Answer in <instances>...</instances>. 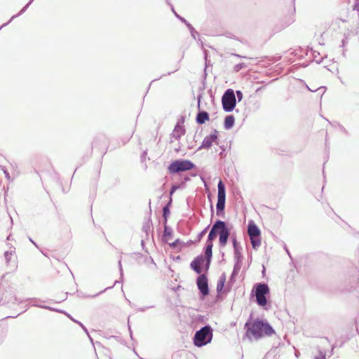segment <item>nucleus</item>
I'll use <instances>...</instances> for the list:
<instances>
[{"mask_svg":"<svg viewBox=\"0 0 359 359\" xmlns=\"http://www.w3.org/2000/svg\"><path fill=\"white\" fill-rule=\"evenodd\" d=\"M213 330L210 325H206L197 330L193 337V342L196 347H202L210 343L213 337Z\"/></svg>","mask_w":359,"mask_h":359,"instance_id":"nucleus-3","label":"nucleus"},{"mask_svg":"<svg viewBox=\"0 0 359 359\" xmlns=\"http://www.w3.org/2000/svg\"><path fill=\"white\" fill-rule=\"evenodd\" d=\"M248 233L250 238L259 237L261 235V231L259 227L252 220H250L248 223Z\"/></svg>","mask_w":359,"mask_h":359,"instance_id":"nucleus-13","label":"nucleus"},{"mask_svg":"<svg viewBox=\"0 0 359 359\" xmlns=\"http://www.w3.org/2000/svg\"><path fill=\"white\" fill-rule=\"evenodd\" d=\"M212 247L213 244H208L206 243V245L204 249V254H205V259H211L212 257Z\"/></svg>","mask_w":359,"mask_h":359,"instance_id":"nucleus-18","label":"nucleus"},{"mask_svg":"<svg viewBox=\"0 0 359 359\" xmlns=\"http://www.w3.org/2000/svg\"><path fill=\"white\" fill-rule=\"evenodd\" d=\"M231 240H232V244H233V248L241 247L239 243H238L236 237L235 236H231Z\"/></svg>","mask_w":359,"mask_h":359,"instance_id":"nucleus-33","label":"nucleus"},{"mask_svg":"<svg viewBox=\"0 0 359 359\" xmlns=\"http://www.w3.org/2000/svg\"><path fill=\"white\" fill-rule=\"evenodd\" d=\"M294 22V18L293 16H292L289 18L288 21L287 22L286 26L291 25Z\"/></svg>","mask_w":359,"mask_h":359,"instance_id":"nucleus-44","label":"nucleus"},{"mask_svg":"<svg viewBox=\"0 0 359 359\" xmlns=\"http://www.w3.org/2000/svg\"><path fill=\"white\" fill-rule=\"evenodd\" d=\"M36 306H39L41 308H43V309H48V310H50V311H54L55 309L50 306H40V305H37V304H35Z\"/></svg>","mask_w":359,"mask_h":359,"instance_id":"nucleus-41","label":"nucleus"},{"mask_svg":"<svg viewBox=\"0 0 359 359\" xmlns=\"http://www.w3.org/2000/svg\"><path fill=\"white\" fill-rule=\"evenodd\" d=\"M224 282H221L219 280L217 281V291L218 292H222V290H223L224 288Z\"/></svg>","mask_w":359,"mask_h":359,"instance_id":"nucleus-30","label":"nucleus"},{"mask_svg":"<svg viewBox=\"0 0 359 359\" xmlns=\"http://www.w3.org/2000/svg\"><path fill=\"white\" fill-rule=\"evenodd\" d=\"M29 240L31 243H32L36 247H37V245L36 243L31 238H29Z\"/></svg>","mask_w":359,"mask_h":359,"instance_id":"nucleus-53","label":"nucleus"},{"mask_svg":"<svg viewBox=\"0 0 359 359\" xmlns=\"http://www.w3.org/2000/svg\"><path fill=\"white\" fill-rule=\"evenodd\" d=\"M204 262V257L202 255H199L196 257L191 262V268L198 274L201 273L202 268L201 265Z\"/></svg>","mask_w":359,"mask_h":359,"instance_id":"nucleus-11","label":"nucleus"},{"mask_svg":"<svg viewBox=\"0 0 359 359\" xmlns=\"http://www.w3.org/2000/svg\"><path fill=\"white\" fill-rule=\"evenodd\" d=\"M34 1V0H30V1H29V2H28L25 6L22 9H21V11H20L18 14L13 15V16L11 17V18L10 19V20H9L8 22L3 24V25L0 27V30H1L3 27H6V25H8V24H9V23H10V22H11L14 19V18H17V17L20 16V15H22V13H24L26 11V10L28 8V7L30 6V4L32 3V1Z\"/></svg>","mask_w":359,"mask_h":359,"instance_id":"nucleus-16","label":"nucleus"},{"mask_svg":"<svg viewBox=\"0 0 359 359\" xmlns=\"http://www.w3.org/2000/svg\"><path fill=\"white\" fill-rule=\"evenodd\" d=\"M34 1V0H30V1H29V2H28L25 6L22 9H21V11H20L18 14L13 15V16L11 17V18L10 19V20H9L8 22L3 24V25L0 27V30H1L3 27H6V25H8V24H9V23H10V22H11L14 19V18H17V17L20 16V15H22V13H24L26 11V10L28 8V7L30 6V4L32 3V1Z\"/></svg>","mask_w":359,"mask_h":359,"instance_id":"nucleus-17","label":"nucleus"},{"mask_svg":"<svg viewBox=\"0 0 359 359\" xmlns=\"http://www.w3.org/2000/svg\"><path fill=\"white\" fill-rule=\"evenodd\" d=\"M204 54L206 56V55H207V50H205V49L204 50Z\"/></svg>","mask_w":359,"mask_h":359,"instance_id":"nucleus-60","label":"nucleus"},{"mask_svg":"<svg viewBox=\"0 0 359 359\" xmlns=\"http://www.w3.org/2000/svg\"><path fill=\"white\" fill-rule=\"evenodd\" d=\"M255 292L257 304L262 307L266 308L267 304L266 296L270 293L269 285L264 283H256L252 289V292Z\"/></svg>","mask_w":359,"mask_h":359,"instance_id":"nucleus-4","label":"nucleus"},{"mask_svg":"<svg viewBox=\"0 0 359 359\" xmlns=\"http://www.w3.org/2000/svg\"><path fill=\"white\" fill-rule=\"evenodd\" d=\"M171 11L175 16L179 19L183 24H184L189 30L190 31L191 36L196 40V36H199V34L195 30L194 27L183 17L180 16L175 10L174 6H171Z\"/></svg>","mask_w":359,"mask_h":359,"instance_id":"nucleus-10","label":"nucleus"},{"mask_svg":"<svg viewBox=\"0 0 359 359\" xmlns=\"http://www.w3.org/2000/svg\"><path fill=\"white\" fill-rule=\"evenodd\" d=\"M219 280V281H221V282H224V283H225V281H226V275H225V273H223L221 275V276L219 277V280Z\"/></svg>","mask_w":359,"mask_h":359,"instance_id":"nucleus-43","label":"nucleus"},{"mask_svg":"<svg viewBox=\"0 0 359 359\" xmlns=\"http://www.w3.org/2000/svg\"><path fill=\"white\" fill-rule=\"evenodd\" d=\"M88 335H89V334ZM88 337L90 339V341H93V339H91L90 336H88Z\"/></svg>","mask_w":359,"mask_h":359,"instance_id":"nucleus-62","label":"nucleus"},{"mask_svg":"<svg viewBox=\"0 0 359 359\" xmlns=\"http://www.w3.org/2000/svg\"><path fill=\"white\" fill-rule=\"evenodd\" d=\"M128 330H129L130 338L133 339V333H132L130 326L129 325H128Z\"/></svg>","mask_w":359,"mask_h":359,"instance_id":"nucleus-51","label":"nucleus"},{"mask_svg":"<svg viewBox=\"0 0 359 359\" xmlns=\"http://www.w3.org/2000/svg\"><path fill=\"white\" fill-rule=\"evenodd\" d=\"M245 67L244 63H239L234 66L233 69L236 72H239Z\"/></svg>","mask_w":359,"mask_h":359,"instance_id":"nucleus-32","label":"nucleus"},{"mask_svg":"<svg viewBox=\"0 0 359 359\" xmlns=\"http://www.w3.org/2000/svg\"><path fill=\"white\" fill-rule=\"evenodd\" d=\"M337 125L342 133H344L346 135H348V131L342 125H341L339 123H337Z\"/></svg>","mask_w":359,"mask_h":359,"instance_id":"nucleus-36","label":"nucleus"},{"mask_svg":"<svg viewBox=\"0 0 359 359\" xmlns=\"http://www.w3.org/2000/svg\"><path fill=\"white\" fill-rule=\"evenodd\" d=\"M211 211L213 212V208L212 205H211Z\"/></svg>","mask_w":359,"mask_h":359,"instance_id":"nucleus-61","label":"nucleus"},{"mask_svg":"<svg viewBox=\"0 0 359 359\" xmlns=\"http://www.w3.org/2000/svg\"><path fill=\"white\" fill-rule=\"evenodd\" d=\"M118 268H119L121 279V282L122 281V278H123V268H122V264H121V259H119V261H118ZM118 283H120V281L116 280L115 283H114V285H116Z\"/></svg>","mask_w":359,"mask_h":359,"instance_id":"nucleus-29","label":"nucleus"},{"mask_svg":"<svg viewBox=\"0 0 359 359\" xmlns=\"http://www.w3.org/2000/svg\"><path fill=\"white\" fill-rule=\"evenodd\" d=\"M217 203L216 204L217 215L219 216L224 214L226 203V188L222 180H219L217 184Z\"/></svg>","mask_w":359,"mask_h":359,"instance_id":"nucleus-7","label":"nucleus"},{"mask_svg":"<svg viewBox=\"0 0 359 359\" xmlns=\"http://www.w3.org/2000/svg\"><path fill=\"white\" fill-rule=\"evenodd\" d=\"M198 41L201 42V46L203 47V41H201V39L200 38H198Z\"/></svg>","mask_w":359,"mask_h":359,"instance_id":"nucleus-55","label":"nucleus"},{"mask_svg":"<svg viewBox=\"0 0 359 359\" xmlns=\"http://www.w3.org/2000/svg\"><path fill=\"white\" fill-rule=\"evenodd\" d=\"M182 241L177 238L176 239L174 242H172V243H170V245L172 248H175L177 247L178 244L181 243Z\"/></svg>","mask_w":359,"mask_h":359,"instance_id":"nucleus-35","label":"nucleus"},{"mask_svg":"<svg viewBox=\"0 0 359 359\" xmlns=\"http://www.w3.org/2000/svg\"><path fill=\"white\" fill-rule=\"evenodd\" d=\"M235 95L236 96L238 102H241L243 97L242 91L239 90L235 92Z\"/></svg>","mask_w":359,"mask_h":359,"instance_id":"nucleus-31","label":"nucleus"},{"mask_svg":"<svg viewBox=\"0 0 359 359\" xmlns=\"http://www.w3.org/2000/svg\"><path fill=\"white\" fill-rule=\"evenodd\" d=\"M0 168L3 171V172H4V175H5V177L7 179V180L12 181L13 179L11 178V177L8 171L7 170V169L4 166H1V165H0Z\"/></svg>","mask_w":359,"mask_h":359,"instance_id":"nucleus-27","label":"nucleus"},{"mask_svg":"<svg viewBox=\"0 0 359 359\" xmlns=\"http://www.w3.org/2000/svg\"><path fill=\"white\" fill-rule=\"evenodd\" d=\"M58 311L60 312V313L66 314L72 321H74V322H75L76 323H77V322H79L78 320L74 319V318H72L70 315L67 314L65 311L58 310Z\"/></svg>","mask_w":359,"mask_h":359,"instance_id":"nucleus-37","label":"nucleus"},{"mask_svg":"<svg viewBox=\"0 0 359 359\" xmlns=\"http://www.w3.org/2000/svg\"><path fill=\"white\" fill-rule=\"evenodd\" d=\"M209 225L208 226H206L202 231H201L198 236H197V240L196 241H200L202 238L205 235V233H207V231L209 228Z\"/></svg>","mask_w":359,"mask_h":359,"instance_id":"nucleus-28","label":"nucleus"},{"mask_svg":"<svg viewBox=\"0 0 359 359\" xmlns=\"http://www.w3.org/2000/svg\"><path fill=\"white\" fill-rule=\"evenodd\" d=\"M209 114L205 111H199L196 117V121L198 124H203L206 121H209Z\"/></svg>","mask_w":359,"mask_h":359,"instance_id":"nucleus-14","label":"nucleus"},{"mask_svg":"<svg viewBox=\"0 0 359 359\" xmlns=\"http://www.w3.org/2000/svg\"><path fill=\"white\" fill-rule=\"evenodd\" d=\"M235 123V118L233 115H228L224 118V127L226 130L231 129Z\"/></svg>","mask_w":359,"mask_h":359,"instance_id":"nucleus-15","label":"nucleus"},{"mask_svg":"<svg viewBox=\"0 0 359 359\" xmlns=\"http://www.w3.org/2000/svg\"><path fill=\"white\" fill-rule=\"evenodd\" d=\"M285 250H286L287 253L288 254V255H289L290 257H291V256H290V252L288 251V250H287V248H285Z\"/></svg>","mask_w":359,"mask_h":359,"instance_id":"nucleus-56","label":"nucleus"},{"mask_svg":"<svg viewBox=\"0 0 359 359\" xmlns=\"http://www.w3.org/2000/svg\"><path fill=\"white\" fill-rule=\"evenodd\" d=\"M184 122V117H181V118L178 121L177 123H180V124H183Z\"/></svg>","mask_w":359,"mask_h":359,"instance_id":"nucleus-49","label":"nucleus"},{"mask_svg":"<svg viewBox=\"0 0 359 359\" xmlns=\"http://www.w3.org/2000/svg\"><path fill=\"white\" fill-rule=\"evenodd\" d=\"M77 324H79L81 327V328L84 330V332L87 334H88V331L87 328L83 325V324L82 323L79 321V322H77Z\"/></svg>","mask_w":359,"mask_h":359,"instance_id":"nucleus-40","label":"nucleus"},{"mask_svg":"<svg viewBox=\"0 0 359 359\" xmlns=\"http://www.w3.org/2000/svg\"><path fill=\"white\" fill-rule=\"evenodd\" d=\"M246 330V336L250 339L251 336L255 339H259L264 336L271 337L275 334L272 326L266 320L257 318L252 320L250 318L244 325Z\"/></svg>","mask_w":359,"mask_h":359,"instance_id":"nucleus-1","label":"nucleus"},{"mask_svg":"<svg viewBox=\"0 0 359 359\" xmlns=\"http://www.w3.org/2000/svg\"><path fill=\"white\" fill-rule=\"evenodd\" d=\"M166 3L168 5L170 6V7L171 8V6H172V4L170 3V0H165Z\"/></svg>","mask_w":359,"mask_h":359,"instance_id":"nucleus-54","label":"nucleus"},{"mask_svg":"<svg viewBox=\"0 0 359 359\" xmlns=\"http://www.w3.org/2000/svg\"><path fill=\"white\" fill-rule=\"evenodd\" d=\"M151 224V221L150 219H148V221L144 224L142 226V231L145 232L147 234H148V232L150 231Z\"/></svg>","mask_w":359,"mask_h":359,"instance_id":"nucleus-26","label":"nucleus"},{"mask_svg":"<svg viewBox=\"0 0 359 359\" xmlns=\"http://www.w3.org/2000/svg\"><path fill=\"white\" fill-rule=\"evenodd\" d=\"M205 261H206L205 268H206V269H208L210 267L211 259H205Z\"/></svg>","mask_w":359,"mask_h":359,"instance_id":"nucleus-47","label":"nucleus"},{"mask_svg":"<svg viewBox=\"0 0 359 359\" xmlns=\"http://www.w3.org/2000/svg\"><path fill=\"white\" fill-rule=\"evenodd\" d=\"M221 148L222 149V150H221V152H223L225 150V149L224 147H221Z\"/></svg>","mask_w":359,"mask_h":359,"instance_id":"nucleus-57","label":"nucleus"},{"mask_svg":"<svg viewBox=\"0 0 359 359\" xmlns=\"http://www.w3.org/2000/svg\"><path fill=\"white\" fill-rule=\"evenodd\" d=\"M346 21L345 20H342L341 18H337L335 20V21L333 22V25H334L335 24H338L339 25V23L340 22H342V23H344L346 22Z\"/></svg>","mask_w":359,"mask_h":359,"instance_id":"nucleus-38","label":"nucleus"},{"mask_svg":"<svg viewBox=\"0 0 359 359\" xmlns=\"http://www.w3.org/2000/svg\"><path fill=\"white\" fill-rule=\"evenodd\" d=\"M242 265V262H235V264L233 266V271L231 273H233V276H237L241 270Z\"/></svg>","mask_w":359,"mask_h":359,"instance_id":"nucleus-25","label":"nucleus"},{"mask_svg":"<svg viewBox=\"0 0 359 359\" xmlns=\"http://www.w3.org/2000/svg\"><path fill=\"white\" fill-rule=\"evenodd\" d=\"M171 199L170 201L163 208V217L164 219L163 223L167 224L168 218L169 217V215L170 213V205L171 204Z\"/></svg>","mask_w":359,"mask_h":359,"instance_id":"nucleus-19","label":"nucleus"},{"mask_svg":"<svg viewBox=\"0 0 359 359\" xmlns=\"http://www.w3.org/2000/svg\"><path fill=\"white\" fill-rule=\"evenodd\" d=\"M318 353H319L320 357L316 356L314 358V359H326L325 351H323L322 350H319Z\"/></svg>","mask_w":359,"mask_h":359,"instance_id":"nucleus-34","label":"nucleus"},{"mask_svg":"<svg viewBox=\"0 0 359 359\" xmlns=\"http://www.w3.org/2000/svg\"><path fill=\"white\" fill-rule=\"evenodd\" d=\"M241 249H242L241 247L233 248L235 262H243V255L241 254Z\"/></svg>","mask_w":359,"mask_h":359,"instance_id":"nucleus-21","label":"nucleus"},{"mask_svg":"<svg viewBox=\"0 0 359 359\" xmlns=\"http://www.w3.org/2000/svg\"><path fill=\"white\" fill-rule=\"evenodd\" d=\"M147 154V151H144L143 153L142 154L141 158H142V161H144Z\"/></svg>","mask_w":359,"mask_h":359,"instance_id":"nucleus-48","label":"nucleus"},{"mask_svg":"<svg viewBox=\"0 0 359 359\" xmlns=\"http://www.w3.org/2000/svg\"><path fill=\"white\" fill-rule=\"evenodd\" d=\"M312 51V57L313 58V60L318 63L320 64L323 62V60L327 57L326 55L323 57H320V53L316 50H311Z\"/></svg>","mask_w":359,"mask_h":359,"instance_id":"nucleus-20","label":"nucleus"},{"mask_svg":"<svg viewBox=\"0 0 359 359\" xmlns=\"http://www.w3.org/2000/svg\"><path fill=\"white\" fill-rule=\"evenodd\" d=\"M153 307H154L153 306H145V307L140 308V309H139V311H142V312H144V311H145L147 309L153 308Z\"/></svg>","mask_w":359,"mask_h":359,"instance_id":"nucleus-46","label":"nucleus"},{"mask_svg":"<svg viewBox=\"0 0 359 359\" xmlns=\"http://www.w3.org/2000/svg\"><path fill=\"white\" fill-rule=\"evenodd\" d=\"M217 133V130H214L213 133H212L210 135L206 136L203 139L201 145L198 147V151L202 149H210L214 142H217L218 139Z\"/></svg>","mask_w":359,"mask_h":359,"instance_id":"nucleus-9","label":"nucleus"},{"mask_svg":"<svg viewBox=\"0 0 359 359\" xmlns=\"http://www.w3.org/2000/svg\"><path fill=\"white\" fill-rule=\"evenodd\" d=\"M219 235V244L221 248H224L231 235V230L226 222L217 219L212 224L208 233L206 243L213 244V241Z\"/></svg>","mask_w":359,"mask_h":359,"instance_id":"nucleus-2","label":"nucleus"},{"mask_svg":"<svg viewBox=\"0 0 359 359\" xmlns=\"http://www.w3.org/2000/svg\"><path fill=\"white\" fill-rule=\"evenodd\" d=\"M195 168V164L190 160L178 159L172 161L168 166V171L170 174L179 173L190 170Z\"/></svg>","mask_w":359,"mask_h":359,"instance_id":"nucleus-5","label":"nucleus"},{"mask_svg":"<svg viewBox=\"0 0 359 359\" xmlns=\"http://www.w3.org/2000/svg\"><path fill=\"white\" fill-rule=\"evenodd\" d=\"M107 289V288L104 289V290L101 291L100 292H99V293H97V294H95V295H92V296H89V297H97L98 294H101V293L104 292Z\"/></svg>","mask_w":359,"mask_h":359,"instance_id":"nucleus-50","label":"nucleus"},{"mask_svg":"<svg viewBox=\"0 0 359 359\" xmlns=\"http://www.w3.org/2000/svg\"><path fill=\"white\" fill-rule=\"evenodd\" d=\"M221 148L222 149V150H221V152H223L225 150V149L224 147H221Z\"/></svg>","mask_w":359,"mask_h":359,"instance_id":"nucleus-58","label":"nucleus"},{"mask_svg":"<svg viewBox=\"0 0 359 359\" xmlns=\"http://www.w3.org/2000/svg\"><path fill=\"white\" fill-rule=\"evenodd\" d=\"M14 253H15L14 250L6 251L4 252V258H5V260H6V264L7 265L10 264V262L11 261L12 257H13Z\"/></svg>","mask_w":359,"mask_h":359,"instance_id":"nucleus-24","label":"nucleus"},{"mask_svg":"<svg viewBox=\"0 0 359 359\" xmlns=\"http://www.w3.org/2000/svg\"><path fill=\"white\" fill-rule=\"evenodd\" d=\"M222 104L224 111H232L236 105V97L233 89L229 88L225 90L222 97Z\"/></svg>","mask_w":359,"mask_h":359,"instance_id":"nucleus-6","label":"nucleus"},{"mask_svg":"<svg viewBox=\"0 0 359 359\" xmlns=\"http://www.w3.org/2000/svg\"><path fill=\"white\" fill-rule=\"evenodd\" d=\"M201 98H202V95H198L197 96L198 108V109H200V104H201Z\"/></svg>","mask_w":359,"mask_h":359,"instance_id":"nucleus-45","label":"nucleus"},{"mask_svg":"<svg viewBox=\"0 0 359 359\" xmlns=\"http://www.w3.org/2000/svg\"><path fill=\"white\" fill-rule=\"evenodd\" d=\"M235 56L236 57H241L242 56H241L240 55H238V54H234Z\"/></svg>","mask_w":359,"mask_h":359,"instance_id":"nucleus-59","label":"nucleus"},{"mask_svg":"<svg viewBox=\"0 0 359 359\" xmlns=\"http://www.w3.org/2000/svg\"><path fill=\"white\" fill-rule=\"evenodd\" d=\"M172 233V229L168 226L167 224H164V229L163 233V239H166L168 237L171 236Z\"/></svg>","mask_w":359,"mask_h":359,"instance_id":"nucleus-23","label":"nucleus"},{"mask_svg":"<svg viewBox=\"0 0 359 359\" xmlns=\"http://www.w3.org/2000/svg\"><path fill=\"white\" fill-rule=\"evenodd\" d=\"M250 243L253 249L257 250L261 245V238L259 237H252L250 238Z\"/></svg>","mask_w":359,"mask_h":359,"instance_id":"nucleus-22","label":"nucleus"},{"mask_svg":"<svg viewBox=\"0 0 359 359\" xmlns=\"http://www.w3.org/2000/svg\"><path fill=\"white\" fill-rule=\"evenodd\" d=\"M179 188V187L177 185H172L171 189H170V195H172L173 193Z\"/></svg>","mask_w":359,"mask_h":359,"instance_id":"nucleus-39","label":"nucleus"},{"mask_svg":"<svg viewBox=\"0 0 359 359\" xmlns=\"http://www.w3.org/2000/svg\"><path fill=\"white\" fill-rule=\"evenodd\" d=\"M346 40H347V38H345L342 40L341 43H342V46H344L346 43Z\"/></svg>","mask_w":359,"mask_h":359,"instance_id":"nucleus-52","label":"nucleus"},{"mask_svg":"<svg viewBox=\"0 0 359 359\" xmlns=\"http://www.w3.org/2000/svg\"><path fill=\"white\" fill-rule=\"evenodd\" d=\"M185 134V129L184 126L180 125V123H177L175 126V128L172 133L170 134V142H172V139L180 140V137Z\"/></svg>","mask_w":359,"mask_h":359,"instance_id":"nucleus-12","label":"nucleus"},{"mask_svg":"<svg viewBox=\"0 0 359 359\" xmlns=\"http://www.w3.org/2000/svg\"><path fill=\"white\" fill-rule=\"evenodd\" d=\"M196 285L202 298H204L209 294L210 290L206 275H199L196 279Z\"/></svg>","mask_w":359,"mask_h":359,"instance_id":"nucleus-8","label":"nucleus"},{"mask_svg":"<svg viewBox=\"0 0 359 359\" xmlns=\"http://www.w3.org/2000/svg\"><path fill=\"white\" fill-rule=\"evenodd\" d=\"M236 276H233V273H231L229 282L233 284L236 281Z\"/></svg>","mask_w":359,"mask_h":359,"instance_id":"nucleus-42","label":"nucleus"}]
</instances>
